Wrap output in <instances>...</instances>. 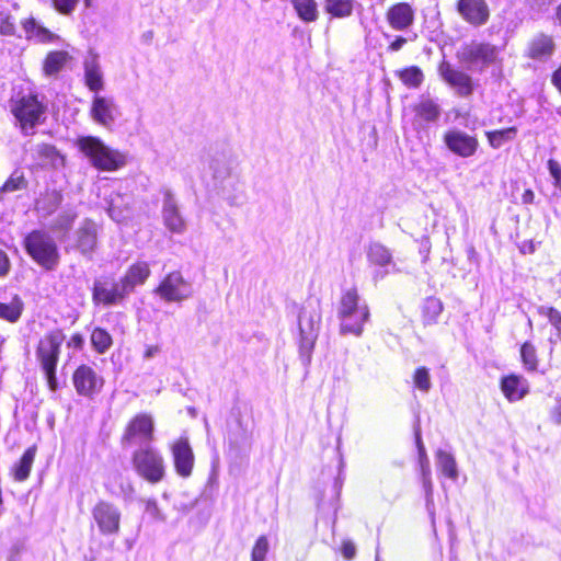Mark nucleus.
<instances>
[{
  "instance_id": "nucleus-41",
  "label": "nucleus",
  "mask_w": 561,
  "mask_h": 561,
  "mask_svg": "<svg viewBox=\"0 0 561 561\" xmlns=\"http://www.w3.org/2000/svg\"><path fill=\"white\" fill-rule=\"evenodd\" d=\"M398 76L403 84L410 89L419 88L424 80L423 71L417 66L407 67L398 71Z\"/></svg>"
},
{
  "instance_id": "nucleus-36",
  "label": "nucleus",
  "mask_w": 561,
  "mask_h": 561,
  "mask_svg": "<svg viewBox=\"0 0 561 561\" xmlns=\"http://www.w3.org/2000/svg\"><path fill=\"white\" fill-rule=\"evenodd\" d=\"M518 129L516 126L485 131L489 145L493 149H500L505 144L515 139Z\"/></svg>"
},
{
  "instance_id": "nucleus-21",
  "label": "nucleus",
  "mask_w": 561,
  "mask_h": 561,
  "mask_svg": "<svg viewBox=\"0 0 561 561\" xmlns=\"http://www.w3.org/2000/svg\"><path fill=\"white\" fill-rule=\"evenodd\" d=\"M386 19L393 30L408 31L414 23L415 10L408 2H399L388 9Z\"/></svg>"
},
{
  "instance_id": "nucleus-15",
  "label": "nucleus",
  "mask_w": 561,
  "mask_h": 561,
  "mask_svg": "<svg viewBox=\"0 0 561 561\" xmlns=\"http://www.w3.org/2000/svg\"><path fill=\"white\" fill-rule=\"evenodd\" d=\"M162 220L165 228L175 234H182L186 230V220L183 217L178 199L170 188H162Z\"/></svg>"
},
{
  "instance_id": "nucleus-39",
  "label": "nucleus",
  "mask_w": 561,
  "mask_h": 561,
  "mask_svg": "<svg viewBox=\"0 0 561 561\" xmlns=\"http://www.w3.org/2000/svg\"><path fill=\"white\" fill-rule=\"evenodd\" d=\"M353 0H325L324 9L333 18H346L353 12Z\"/></svg>"
},
{
  "instance_id": "nucleus-37",
  "label": "nucleus",
  "mask_w": 561,
  "mask_h": 561,
  "mask_svg": "<svg viewBox=\"0 0 561 561\" xmlns=\"http://www.w3.org/2000/svg\"><path fill=\"white\" fill-rule=\"evenodd\" d=\"M291 4L301 21L309 23L318 19V8L314 0H291Z\"/></svg>"
},
{
  "instance_id": "nucleus-38",
  "label": "nucleus",
  "mask_w": 561,
  "mask_h": 561,
  "mask_svg": "<svg viewBox=\"0 0 561 561\" xmlns=\"http://www.w3.org/2000/svg\"><path fill=\"white\" fill-rule=\"evenodd\" d=\"M91 345L98 354L106 353L112 344L113 339L111 334L103 328H94L90 336Z\"/></svg>"
},
{
  "instance_id": "nucleus-20",
  "label": "nucleus",
  "mask_w": 561,
  "mask_h": 561,
  "mask_svg": "<svg viewBox=\"0 0 561 561\" xmlns=\"http://www.w3.org/2000/svg\"><path fill=\"white\" fill-rule=\"evenodd\" d=\"M116 114L117 110L113 99L99 94L93 96L90 116L95 123L110 128L114 124Z\"/></svg>"
},
{
  "instance_id": "nucleus-26",
  "label": "nucleus",
  "mask_w": 561,
  "mask_h": 561,
  "mask_svg": "<svg viewBox=\"0 0 561 561\" xmlns=\"http://www.w3.org/2000/svg\"><path fill=\"white\" fill-rule=\"evenodd\" d=\"M72 60V56L67 50H50L46 54L42 71L45 77H57L68 64Z\"/></svg>"
},
{
  "instance_id": "nucleus-3",
  "label": "nucleus",
  "mask_w": 561,
  "mask_h": 561,
  "mask_svg": "<svg viewBox=\"0 0 561 561\" xmlns=\"http://www.w3.org/2000/svg\"><path fill=\"white\" fill-rule=\"evenodd\" d=\"M28 257L46 272L55 271L60 264V253L55 239L43 229L28 231L22 241Z\"/></svg>"
},
{
  "instance_id": "nucleus-45",
  "label": "nucleus",
  "mask_w": 561,
  "mask_h": 561,
  "mask_svg": "<svg viewBox=\"0 0 561 561\" xmlns=\"http://www.w3.org/2000/svg\"><path fill=\"white\" fill-rule=\"evenodd\" d=\"M413 383L416 389L427 393L432 388L430 369L425 366L417 367L413 374Z\"/></svg>"
},
{
  "instance_id": "nucleus-64",
  "label": "nucleus",
  "mask_w": 561,
  "mask_h": 561,
  "mask_svg": "<svg viewBox=\"0 0 561 561\" xmlns=\"http://www.w3.org/2000/svg\"><path fill=\"white\" fill-rule=\"evenodd\" d=\"M451 113H454L455 118H467L469 116V111H462L460 108H453Z\"/></svg>"
},
{
  "instance_id": "nucleus-29",
  "label": "nucleus",
  "mask_w": 561,
  "mask_h": 561,
  "mask_svg": "<svg viewBox=\"0 0 561 561\" xmlns=\"http://www.w3.org/2000/svg\"><path fill=\"white\" fill-rule=\"evenodd\" d=\"M22 27L30 39H36L44 44L53 43L58 39L57 35L50 32L47 27L38 24L32 16L22 22Z\"/></svg>"
},
{
  "instance_id": "nucleus-10",
  "label": "nucleus",
  "mask_w": 561,
  "mask_h": 561,
  "mask_svg": "<svg viewBox=\"0 0 561 561\" xmlns=\"http://www.w3.org/2000/svg\"><path fill=\"white\" fill-rule=\"evenodd\" d=\"M71 380L77 394L90 400L99 396L105 385L103 376L88 364H80L73 370Z\"/></svg>"
},
{
  "instance_id": "nucleus-49",
  "label": "nucleus",
  "mask_w": 561,
  "mask_h": 561,
  "mask_svg": "<svg viewBox=\"0 0 561 561\" xmlns=\"http://www.w3.org/2000/svg\"><path fill=\"white\" fill-rule=\"evenodd\" d=\"M80 0H50L51 7L61 15H70L78 5ZM87 5L90 0H85Z\"/></svg>"
},
{
  "instance_id": "nucleus-30",
  "label": "nucleus",
  "mask_w": 561,
  "mask_h": 561,
  "mask_svg": "<svg viewBox=\"0 0 561 561\" xmlns=\"http://www.w3.org/2000/svg\"><path fill=\"white\" fill-rule=\"evenodd\" d=\"M84 84L87 88L98 94L99 91L104 88L103 73L101 71L100 65L96 59L93 57L89 60L84 61Z\"/></svg>"
},
{
  "instance_id": "nucleus-48",
  "label": "nucleus",
  "mask_w": 561,
  "mask_h": 561,
  "mask_svg": "<svg viewBox=\"0 0 561 561\" xmlns=\"http://www.w3.org/2000/svg\"><path fill=\"white\" fill-rule=\"evenodd\" d=\"M537 312L540 316L547 317L554 330L561 331V312L554 307L538 306Z\"/></svg>"
},
{
  "instance_id": "nucleus-50",
  "label": "nucleus",
  "mask_w": 561,
  "mask_h": 561,
  "mask_svg": "<svg viewBox=\"0 0 561 561\" xmlns=\"http://www.w3.org/2000/svg\"><path fill=\"white\" fill-rule=\"evenodd\" d=\"M146 513L158 523L165 522V515L160 511L154 500H148L146 503Z\"/></svg>"
},
{
  "instance_id": "nucleus-13",
  "label": "nucleus",
  "mask_w": 561,
  "mask_h": 561,
  "mask_svg": "<svg viewBox=\"0 0 561 561\" xmlns=\"http://www.w3.org/2000/svg\"><path fill=\"white\" fill-rule=\"evenodd\" d=\"M438 72L444 82L455 91L457 96L462 99H469L472 96L477 83L469 73L456 69L445 60L439 65Z\"/></svg>"
},
{
  "instance_id": "nucleus-34",
  "label": "nucleus",
  "mask_w": 561,
  "mask_h": 561,
  "mask_svg": "<svg viewBox=\"0 0 561 561\" xmlns=\"http://www.w3.org/2000/svg\"><path fill=\"white\" fill-rule=\"evenodd\" d=\"M24 310V302L19 295H14L10 302H0V319L10 323L20 320Z\"/></svg>"
},
{
  "instance_id": "nucleus-60",
  "label": "nucleus",
  "mask_w": 561,
  "mask_h": 561,
  "mask_svg": "<svg viewBox=\"0 0 561 561\" xmlns=\"http://www.w3.org/2000/svg\"><path fill=\"white\" fill-rule=\"evenodd\" d=\"M548 342L550 344V353L553 352L554 346L558 342H561V331L554 330L550 333V336L548 339Z\"/></svg>"
},
{
  "instance_id": "nucleus-57",
  "label": "nucleus",
  "mask_w": 561,
  "mask_h": 561,
  "mask_svg": "<svg viewBox=\"0 0 561 561\" xmlns=\"http://www.w3.org/2000/svg\"><path fill=\"white\" fill-rule=\"evenodd\" d=\"M408 42V38L403 36H396V38L389 44L388 50L389 51H399L404 44Z\"/></svg>"
},
{
  "instance_id": "nucleus-9",
  "label": "nucleus",
  "mask_w": 561,
  "mask_h": 561,
  "mask_svg": "<svg viewBox=\"0 0 561 561\" xmlns=\"http://www.w3.org/2000/svg\"><path fill=\"white\" fill-rule=\"evenodd\" d=\"M499 49L486 42H471L458 51L457 57L465 69L470 72H483L497 58Z\"/></svg>"
},
{
  "instance_id": "nucleus-12",
  "label": "nucleus",
  "mask_w": 561,
  "mask_h": 561,
  "mask_svg": "<svg viewBox=\"0 0 561 561\" xmlns=\"http://www.w3.org/2000/svg\"><path fill=\"white\" fill-rule=\"evenodd\" d=\"M366 256L369 264L376 267L373 273V280L375 283L382 280L391 273L400 272L393 261L391 251L378 241L369 243L366 250Z\"/></svg>"
},
{
  "instance_id": "nucleus-27",
  "label": "nucleus",
  "mask_w": 561,
  "mask_h": 561,
  "mask_svg": "<svg viewBox=\"0 0 561 561\" xmlns=\"http://www.w3.org/2000/svg\"><path fill=\"white\" fill-rule=\"evenodd\" d=\"M233 421L228 424V442L230 446L240 448L245 445L250 437V431L247 424H243L240 412H232Z\"/></svg>"
},
{
  "instance_id": "nucleus-8",
  "label": "nucleus",
  "mask_w": 561,
  "mask_h": 561,
  "mask_svg": "<svg viewBox=\"0 0 561 561\" xmlns=\"http://www.w3.org/2000/svg\"><path fill=\"white\" fill-rule=\"evenodd\" d=\"M213 190L231 206H240L244 202L243 191L239 183L230 178V168L224 157H214L208 163Z\"/></svg>"
},
{
  "instance_id": "nucleus-5",
  "label": "nucleus",
  "mask_w": 561,
  "mask_h": 561,
  "mask_svg": "<svg viewBox=\"0 0 561 561\" xmlns=\"http://www.w3.org/2000/svg\"><path fill=\"white\" fill-rule=\"evenodd\" d=\"M10 112L23 133L33 130L45 119L47 106L44 98L36 92L19 93L9 101Z\"/></svg>"
},
{
  "instance_id": "nucleus-43",
  "label": "nucleus",
  "mask_w": 561,
  "mask_h": 561,
  "mask_svg": "<svg viewBox=\"0 0 561 561\" xmlns=\"http://www.w3.org/2000/svg\"><path fill=\"white\" fill-rule=\"evenodd\" d=\"M520 360L527 371H536L538 368L537 351L530 341H526L520 346Z\"/></svg>"
},
{
  "instance_id": "nucleus-52",
  "label": "nucleus",
  "mask_w": 561,
  "mask_h": 561,
  "mask_svg": "<svg viewBox=\"0 0 561 561\" xmlns=\"http://www.w3.org/2000/svg\"><path fill=\"white\" fill-rule=\"evenodd\" d=\"M37 153L41 158H45L51 161H54L56 158L60 156L57 148L50 144L39 145L37 148Z\"/></svg>"
},
{
  "instance_id": "nucleus-25",
  "label": "nucleus",
  "mask_w": 561,
  "mask_h": 561,
  "mask_svg": "<svg viewBox=\"0 0 561 561\" xmlns=\"http://www.w3.org/2000/svg\"><path fill=\"white\" fill-rule=\"evenodd\" d=\"M370 312L368 306L364 302L362 306V312H355L347 316H337L341 321L340 333L353 334L357 337L362 336L364 331V324L369 320Z\"/></svg>"
},
{
  "instance_id": "nucleus-17",
  "label": "nucleus",
  "mask_w": 561,
  "mask_h": 561,
  "mask_svg": "<svg viewBox=\"0 0 561 561\" xmlns=\"http://www.w3.org/2000/svg\"><path fill=\"white\" fill-rule=\"evenodd\" d=\"M157 293L167 301H181L192 295V285L183 278L181 272L175 271L163 278Z\"/></svg>"
},
{
  "instance_id": "nucleus-7",
  "label": "nucleus",
  "mask_w": 561,
  "mask_h": 561,
  "mask_svg": "<svg viewBox=\"0 0 561 561\" xmlns=\"http://www.w3.org/2000/svg\"><path fill=\"white\" fill-rule=\"evenodd\" d=\"M320 325V310L312 309L311 311H308L306 308L300 310L298 314V354L306 374H308L309 367L311 366L312 354L319 336Z\"/></svg>"
},
{
  "instance_id": "nucleus-40",
  "label": "nucleus",
  "mask_w": 561,
  "mask_h": 561,
  "mask_svg": "<svg viewBox=\"0 0 561 561\" xmlns=\"http://www.w3.org/2000/svg\"><path fill=\"white\" fill-rule=\"evenodd\" d=\"M344 461L342 457L339 460V472L335 477L332 488H331V496H330V507L333 510L334 514H336L339 510V502L341 496V491L344 484L345 476H344Z\"/></svg>"
},
{
  "instance_id": "nucleus-55",
  "label": "nucleus",
  "mask_w": 561,
  "mask_h": 561,
  "mask_svg": "<svg viewBox=\"0 0 561 561\" xmlns=\"http://www.w3.org/2000/svg\"><path fill=\"white\" fill-rule=\"evenodd\" d=\"M84 345V339L81 333H73L67 342V346L75 350H82Z\"/></svg>"
},
{
  "instance_id": "nucleus-11",
  "label": "nucleus",
  "mask_w": 561,
  "mask_h": 561,
  "mask_svg": "<svg viewBox=\"0 0 561 561\" xmlns=\"http://www.w3.org/2000/svg\"><path fill=\"white\" fill-rule=\"evenodd\" d=\"M442 140L451 154L462 159L476 156L480 146L477 135H470L457 127L447 129Z\"/></svg>"
},
{
  "instance_id": "nucleus-59",
  "label": "nucleus",
  "mask_w": 561,
  "mask_h": 561,
  "mask_svg": "<svg viewBox=\"0 0 561 561\" xmlns=\"http://www.w3.org/2000/svg\"><path fill=\"white\" fill-rule=\"evenodd\" d=\"M551 83L561 93V65L552 72Z\"/></svg>"
},
{
  "instance_id": "nucleus-62",
  "label": "nucleus",
  "mask_w": 561,
  "mask_h": 561,
  "mask_svg": "<svg viewBox=\"0 0 561 561\" xmlns=\"http://www.w3.org/2000/svg\"><path fill=\"white\" fill-rule=\"evenodd\" d=\"M217 484V477L215 473H211L208 478V481H207V484H206V488L205 490L203 491L202 495L201 496H207V489H211L214 485Z\"/></svg>"
},
{
  "instance_id": "nucleus-47",
  "label": "nucleus",
  "mask_w": 561,
  "mask_h": 561,
  "mask_svg": "<svg viewBox=\"0 0 561 561\" xmlns=\"http://www.w3.org/2000/svg\"><path fill=\"white\" fill-rule=\"evenodd\" d=\"M140 436V417L135 416L127 425L125 433L122 437V443L129 446L137 440Z\"/></svg>"
},
{
  "instance_id": "nucleus-58",
  "label": "nucleus",
  "mask_w": 561,
  "mask_h": 561,
  "mask_svg": "<svg viewBox=\"0 0 561 561\" xmlns=\"http://www.w3.org/2000/svg\"><path fill=\"white\" fill-rule=\"evenodd\" d=\"M550 416L556 424L561 425V399L557 400L556 405L551 409Z\"/></svg>"
},
{
  "instance_id": "nucleus-53",
  "label": "nucleus",
  "mask_w": 561,
  "mask_h": 561,
  "mask_svg": "<svg viewBox=\"0 0 561 561\" xmlns=\"http://www.w3.org/2000/svg\"><path fill=\"white\" fill-rule=\"evenodd\" d=\"M11 260L8 253L0 249V277L3 278L9 275L11 271Z\"/></svg>"
},
{
  "instance_id": "nucleus-56",
  "label": "nucleus",
  "mask_w": 561,
  "mask_h": 561,
  "mask_svg": "<svg viewBox=\"0 0 561 561\" xmlns=\"http://www.w3.org/2000/svg\"><path fill=\"white\" fill-rule=\"evenodd\" d=\"M518 249L523 254H533L536 251V245L533 240H524L518 244Z\"/></svg>"
},
{
  "instance_id": "nucleus-14",
  "label": "nucleus",
  "mask_w": 561,
  "mask_h": 561,
  "mask_svg": "<svg viewBox=\"0 0 561 561\" xmlns=\"http://www.w3.org/2000/svg\"><path fill=\"white\" fill-rule=\"evenodd\" d=\"M455 8L461 20L474 28L485 25L491 16L486 0H457Z\"/></svg>"
},
{
  "instance_id": "nucleus-42",
  "label": "nucleus",
  "mask_w": 561,
  "mask_h": 561,
  "mask_svg": "<svg viewBox=\"0 0 561 561\" xmlns=\"http://www.w3.org/2000/svg\"><path fill=\"white\" fill-rule=\"evenodd\" d=\"M413 434H414V442L417 449L419 455V466L420 469L422 468H428L430 459L427 457L426 448L424 446L423 439H422V431H421V421L420 416L416 415L413 422Z\"/></svg>"
},
{
  "instance_id": "nucleus-44",
  "label": "nucleus",
  "mask_w": 561,
  "mask_h": 561,
  "mask_svg": "<svg viewBox=\"0 0 561 561\" xmlns=\"http://www.w3.org/2000/svg\"><path fill=\"white\" fill-rule=\"evenodd\" d=\"M420 477L425 493L426 508L431 513V510L434 506L431 467L420 469Z\"/></svg>"
},
{
  "instance_id": "nucleus-32",
  "label": "nucleus",
  "mask_w": 561,
  "mask_h": 561,
  "mask_svg": "<svg viewBox=\"0 0 561 561\" xmlns=\"http://www.w3.org/2000/svg\"><path fill=\"white\" fill-rule=\"evenodd\" d=\"M30 182L21 168H15L0 186V195L18 191H26Z\"/></svg>"
},
{
  "instance_id": "nucleus-23",
  "label": "nucleus",
  "mask_w": 561,
  "mask_h": 561,
  "mask_svg": "<svg viewBox=\"0 0 561 561\" xmlns=\"http://www.w3.org/2000/svg\"><path fill=\"white\" fill-rule=\"evenodd\" d=\"M98 244L96 225L91 219H85L77 229L75 247L83 255H90Z\"/></svg>"
},
{
  "instance_id": "nucleus-16",
  "label": "nucleus",
  "mask_w": 561,
  "mask_h": 561,
  "mask_svg": "<svg viewBox=\"0 0 561 561\" xmlns=\"http://www.w3.org/2000/svg\"><path fill=\"white\" fill-rule=\"evenodd\" d=\"M412 110L415 113L413 126L416 130L426 129L430 125L436 124L442 115V107L438 100L432 98L430 94H422Z\"/></svg>"
},
{
  "instance_id": "nucleus-61",
  "label": "nucleus",
  "mask_w": 561,
  "mask_h": 561,
  "mask_svg": "<svg viewBox=\"0 0 561 561\" xmlns=\"http://www.w3.org/2000/svg\"><path fill=\"white\" fill-rule=\"evenodd\" d=\"M535 201V193L533 190L527 188L522 194V202L523 204H533Z\"/></svg>"
},
{
  "instance_id": "nucleus-18",
  "label": "nucleus",
  "mask_w": 561,
  "mask_h": 561,
  "mask_svg": "<svg viewBox=\"0 0 561 561\" xmlns=\"http://www.w3.org/2000/svg\"><path fill=\"white\" fill-rule=\"evenodd\" d=\"M175 472L184 479L192 476L195 457L187 437H180L171 447Z\"/></svg>"
},
{
  "instance_id": "nucleus-35",
  "label": "nucleus",
  "mask_w": 561,
  "mask_h": 561,
  "mask_svg": "<svg viewBox=\"0 0 561 561\" xmlns=\"http://www.w3.org/2000/svg\"><path fill=\"white\" fill-rule=\"evenodd\" d=\"M436 460L438 469L446 478L453 481L458 479V466L455 457L450 453L438 449Z\"/></svg>"
},
{
  "instance_id": "nucleus-28",
  "label": "nucleus",
  "mask_w": 561,
  "mask_h": 561,
  "mask_svg": "<svg viewBox=\"0 0 561 561\" xmlns=\"http://www.w3.org/2000/svg\"><path fill=\"white\" fill-rule=\"evenodd\" d=\"M37 453L36 445L27 447L20 459L11 468V473L16 482L28 479Z\"/></svg>"
},
{
  "instance_id": "nucleus-33",
  "label": "nucleus",
  "mask_w": 561,
  "mask_h": 561,
  "mask_svg": "<svg viewBox=\"0 0 561 561\" xmlns=\"http://www.w3.org/2000/svg\"><path fill=\"white\" fill-rule=\"evenodd\" d=\"M360 297L355 287L345 290L342 294L337 308V316H347L348 313L362 312Z\"/></svg>"
},
{
  "instance_id": "nucleus-22",
  "label": "nucleus",
  "mask_w": 561,
  "mask_h": 561,
  "mask_svg": "<svg viewBox=\"0 0 561 561\" xmlns=\"http://www.w3.org/2000/svg\"><path fill=\"white\" fill-rule=\"evenodd\" d=\"M500 388L510 402H515L528 394L529 382L522 375L510 374L501 378Z\"/></svg>"
},
{
  "instance_id": "nucleus-31",
  "label": "nucleus",
  "mask_w": 561,
  "mask_h": 561,
  "mask_svg": "<svg viewBox=\"0 0 561 561\" xmlns=\"http://www.w3.org/2000/svg\"><path fill=\"white\" fill-rule=\"evenodd\" d=\"M444 310L443 302L439 298L430 296L423 300L422 322L424 325H433L438 322V318Z\"/></svg>"
},
{
  "instance_id": "nucleus-2",
  "label": "nucleus",
  "mask_w": 561,
  "mask_h": 561,
  "mask_svg": "<svg viewBox=\"0 0 561 561\" xmlns=\"http://www.w3.org/2000/svg\"><path fill=\"white\" fill-rule=\"evenodd\" d=\"M65 335L61 329H54L46 332L36 343L35 358L51 392L59 389L57 378V366L61 355V345Z\"/></svg>"
},
{
  "instance_id": "nucleus-24",
  "label": "nucleus",
  "mask_w": 561,
  "mask_h": 561,
  "mask_svg": "<svg viewBox=\"0 0 561 561\" xmlns=\"http://www.w3.org/2000/svg\"><path fill=\"white\" fill-rule=\"evenodd\" d=\"M556 51L552 36L539 33L529 42L527 56L537 61H547Z\"/></svg>"
},
{
  "instance_id": "nucleus-4",
  "label": "nucleus",
  "mask_w": 561,
  "mask_h": 561,
  "mask_svg": "<svg viewBox=\"0 0 561 561\" xmlns=\"http://www.w3.org/2000/svg\"><path fill=\"white\" fill-rule=\"evenodd\" d=\"M77 147L89 159L91 165L99 171L114 172L126 164L125 154L107 147L99 137H79Z\"/></svg>"
},
{
  "instance_id": "nucleus-46",
  "label": "nucleus",
  "mask_w": 561,
  "mask_h": 561,
  "mask_svg": "<svg viewBox=\"0 0 561 561\" xmlns=\"http://www.w3.org/2000/svg\"><path fill=\"white\" fill-rule=\"evenodd\" d=\"M270 550V542L266 536L262 535L256 540L251 551V561H265Z\"/></svg>"
},
{
  "instance_id": "nucleus-1",
  "label": "nucleus",
  "mask_w": 561,
  "mask_h": 561,
  "mask_svg": "<svg viewBox=\"0 0 561 561\" xmlns=\"http://www.w3.org/2000/svg\"><path fill=\"white\" fill-rule=\"evenodd\" d=\"M140 283V266L134 264L126 274L116 278L113 274H104L94 279L91 297L94 306L112 307L122 304Z\"/></svg>"
},
{
  "instance_id": "nucleus-19",
  "label": "nucleus",
  "mask_w": 561,
  "mask_h": 561,
  "mask_svg": "<svg viewBox=\"0 0 561 561\" xmlns=\"http://www.w3.org/2000/svg\"><path fill=\"white\" fill-rule=\"evenodd\" d=\"M92 514L102 534L112 535L118 531L121 515L112 504L100 501L93 507Z\"/></svg>"
},
{
  "instance_id": "nucleus-51",
  "label": "nucleus",
  "mask_w": 561,
  "mask_h": 561,
  "mask_svg": "<svg viewBox=\"0 0 561 561\" xmlns=\"http://www.w3.org/2000/svg\"><path fill=\"white\" fill-rule=\"evenodd\" d=\"M15 33V23L9 14L0 18V34L4 36H12Z\"/></svg>"
},
{
  "instance_id": "nucleus-6",
  "label": "nucleus",
  "mask_w": 561,
  "mask_h": 561,
  "mask_svg": "<svg viewBox=\"0 0 561 561\" xmlns=\"http://www.w3.org/2000/svg\"><path fill=\"white\" fill-rule=\"evenodd\" d=\"M154 422L150 414L142 413V479L150 483L160 482L165 476V462L161 453L151 447Z\"/></svg>"
},
{
  "instance_id": "nucleus-63",
  "label": "nucleus",
  "mask_w": 561,
  "mask_h": 561,
  "mask_svg": "<svg viewBox=\"0 0 561 561\" xmlns=\"http://www.w3.org/2000/svg\"><path fill=\"white\" fill-rule=\"evenodd\" d=\"M158 353H160V347L159 346H149L146 352H145V355L144 357L145 358H152L154 357Z\"/></svg>"
},
{
  "instance_id": "nucleus-54",
  "label": "nucleus",
  "mask_w": 561,
  "mask_h": 561,
  "mask_svg": "<svg viewBox=\"0 0 561 561\" xmlns=\"http://www.w3.org/2000/svg\"><path fill=\"white\" fill-rule=\"evenodd\" d=\"M344 559L353 560L356 556V546L352 540H344L341 547Z\"/></svg>"
}]
</instances>
